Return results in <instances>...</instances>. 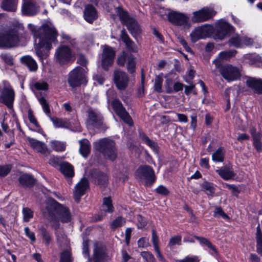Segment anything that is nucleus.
I'll return each instance as SVG.
<instances>
[{
  "instance_id": "4d7b16f0",
  "label": "nucleus",
  "mask_w": 262,
  "mask_h": 262,
  "mask_svg": "<svg viewBox=\"0 0 262 262\" xmlns=\"http://www.w3.org/2000/svg\"><path fill=\"white\" fill-rule=\"evenodd\" d=\"M182 237L180 235H177L174 236H172L170 238L168 246L172 248L176 245H180L181 242Z\"/></svg>"
},
{
  "instance_id": "e2e57ef3",
  "label": "nucleus",
  "mask_w": 262,
  "mask_h": 262,
  "mask_svg": "<svg viewBox=\"0 0 262 262\" xmlns=\"http://www.w3.org/2000/svg\"><path fill=\"white\" fill-rule=\"evenodd\" d=\"M138 245L140 248H146L149 246L148 238L145 237L140 238L138 241Z\"/></svg>"
},
{
  "instance_id": "052dcab7",
  "label": "nucleus",
  "mask_w": 262,
  "mask_h": 262,
  "mask_svg": "<svg viewBox=\"0 0 262 262\" xmlns=\"http://www.w3.org/2000/svg\"><path fill=\"white\" fill-rule=\"evenodd\" d=\"M1 57L7 64L9 65L13 64V58L10 54L6 53L2 54Z\"/></svg>"
},
{
  "instance_id": "6e6552de",
  "label": "nucleus",
  "mask_w": 262,
  "mask_h": 262,
  "mask_svg": "<svg viewBox=\"0 0 262 262\" xmlns=\"http://www.w3.org/2000/svg\"><path fill=\"white\" fill-rule=\"evenodd\" d=\"M136 176L140 180H145L146 184L152 185L156 180L154 169L148 165H141L136 171Z\"/></svg>"
},
{
  "instance_id": "39448f33",
  "label": "nucleus",
  "mask_w": 262,
  "mask_h": 262,
  "mask_svg": "<svg viewBox=\"0 0 262 262\" xmlns=\"http://www.w3.org/2000/svg\"><path fill=\"white\" fill-rule=\"evenodd\" d=\"M56 61L60 65L66 64L75 60V54L67 46L61 45L56 50L55 53Z\"/></svg>"
},
{
  "instance_id": "72a5a7b5",
  "label": "nucleus",
  "mask_w": 262,
  "mask_h": 262,
  "mask_svg": "<svg viewBox=\"0 0 262 262\" xmlns=\"http://www.w3.org/2000/svg\"><path fill=\"white\" fill-rule=\"evenodd\" d=\"M224 159V151L223 147L219 148L212 155V159L215 162H222Z\"/></svg>"
},
{
  "instance_id": "423d86ee",
  "label": "nucleus",
  "mask_w": 262,
  "mask_h": 262,
  "mask_svg": "<svg viewBox=\"0 0 262 262\" xmlns=\"http://www.w3.org/2000/svg\"><path fill=\"white\" fill-rule=\"evenodd\" d=\"M19 41L18 32L15 29L5 32L0 38V47L10 48L17 45Z\"/></svg>"
},
{
  "instance_id": "393cba45",
  "label": "nucleus",
  "mask_w": 262,
  "mask_h": 262,
  "mask_svg": "<svg viewBox=\"0 0 262 262\" xmlns=\"http://www.w3.org/2000/svg\"><path fill=\"white\" fill-rule=\"evenodd\" d=\"M20 61L28 68L30 72H36L38 69L36 61L30 55L21 57Z\"/></svg>"
},
{
  "instance_id": "49530a36",
  "label": "nucleus",
  "mask_w": 262,
  "mask_h": 262,
  "mask_svg": "<svg viewBox=\"0 0 262 262\" xmlns=\"http://www.w3.org/2000/svg\"><path fill=\"white\" fill-rule=\"evenodd\" d=\"M23 220L25 222H28L33 217V212L29 208L26 207L23 209Z\"/></svg>"
},
{
  "instance_id": "bb28decb",
  "label": "nucleus",
  "mask_w": 262,
  "mask_h": 262,
  "mask_svg": "<svg viewBox=\"0 0 262 262\" xmlns=\"http://www.w3.org/2000/svg\"><path fill=\"white\" fill-rule=\"evenodd\" d=\"M60 170L66 177L71 178L74 176V167L70 163L62 162L59 165Z\"/></svg>"
},
{
  "instance_id": "20e7f679",
  "label": "nucleus",
  "mask_w": 262,
  "mask_h": 262,
  "mask_svg": "<svg viewBox=\"0 0 262 262\" xmlns=\"http://www.w3.org/2000/svg\"><path fill=\"white\" fill-rule=\"evenodd\" d=\"M94 148L102 154L104 158L111 161L117 156V149L115 142L108 138H105L94 143Z\"/></svg>"
},
{
  "instance_id": "ddd939ff",
  "label": "nucleus",
  "mask_w": 262,
  "mask_h": 262,
  "mask_svg": "<svg viewBox=\"0 0 262 262\" xmlns=\"http://www.w3.org/2000/svg\"><path fill=\"white\" fill-rule=\"evenodd\" d=\"M15 93L10 85L5 86L2 90L0 96V101L8 107L12 106L14 100Z\"/></svg>"
},
{
  "instance_id": "864d4df0",
  "label": "nucleus",
  "mask_w": 262,
  "mask_h": 262,
  "mask_svg": "<svg viewBox=\"0 0 262 262\" xmlns=\"http://www.w3.org/2000/svg\"><path fill=\"white\" fill-rule=\"evenodd\" d=\"M141 256L142 257L144 262H152L155 260L154 256L149 252L143 251L141 252Z\"/></svg>"
},
{
  "instance_id": "c756f323",
  "label": "nucleus",
  "mask_w": 262,
  "mask_h": 262,
  "mask_svg": "<svg viewBox=\"0 0 262 262\" xmlns=\"http://www.w3.org/2000/svg\"><path fill=\"white\" fill-rule=\"evenodd\" d=\"M19 182L24 187H31L35 183V180L30 174H23L19 177Z\"/></svg>"
},
{
  "instance_id": "ea45409f",
  "label": "nucleus",
  "mask_w": 262,
  "mask_h": 262,
  "mask_svg": "<svg viewBox=\"0 0 262 262\" xmlns=\"http://www.w3.org/2000/svg\"><path fill=\"white\" fill-rule=\"evenodd\" d=\"M191 20L193 23H201L206 21L205 17H204L201 10L193 13Z\"/></svg>"
},
{
  "instance_id": "a211bd4d",
  "label": "nucleus",
  "mask_w": 262,
  "mask_h": 262,
  "mask_svg": "<svg viewBox=\"0 0 262 262\" xmlns=\"http://www.w3.org/2000/svg\"><path fill=\"white\" fill-rule=\"evenodd\" d=\"M88 114L89 124L97 128H100L102 125V117L101 114L92 109L88 110Z\"/></svg>"
},
{
  "instance_id": "338daca9",
  "label": "nucleus",
  "mask_w": 262,
  "mask_h": 262,
  "mask_svg": "<svg viewBox=\"0 0 262 262\" xmlns=\"http://www.w3.org/2000/svg\"><path fill=\"white\" fill-rule=\"evenodd\" d=\"M137 226L139 228H142L146 225V220L141 215L137 216Z\"/></svg>"
},
{
  "instance_id": "f704fd0d",
  "label": "nucleus",
  "mask_w": 262,
  "mask_h": 262,
  "mask_svg": "<svg viewBox=\"0 0 262 262\" xmlns=\"http://www.w3.org/2000/svg\"><path fill=\"white\" fill-rule=\"evenodd\" d=\"M191 39L194 42L201 38H204L205 35L202 33L200 27L195 28L190 34Z\"/></svg>"
},
{
  "instance_id": "3c124183",
  "label": "nucleus",
  "mask_w": 262,
  "mask_h": 262,
  "mask_svg": "<svg viewBox=\"0 0 262 262\" xmlns=\"http://www.w3.org/2000/svg\"><path fill=\"white\" fill-rule=\"evenodd\" d=\"M71 254L69 250H66L61 253L60 262H72Z\"/></svg>"
},
{
  "instance_id": "a18cd8bd",
  "label": "nucleus",
  "mask_w": 262,
  "mask_h": 262,
  "mask_svg": "<svg viewBox=\"0 0 262 262\" xmlns=\"http://www.w3.org/2000/svg\"><path fill=\"white\" fill-rule=\"evenodd\" d=\"M12 165L10 164L0 165V177H5L7 176L12 169Z\"/></svg>"
},
{
  "instance_id": "58836bf2",
  "label": "nucleus",
  "mask_w": 262,
  "mask_h": 262,
  "mask_svg": "<svg viewBox=\"0 0 262 262\" xmlns=\"http://www.w3.org/2000/svg\"><path fill=\"white\" fill-rule=\"evenodd\" d=\"M201 10L204 17H205L206 21L212 18L216 14L215 11L213 9L208 7L203 8Z\"/></svg>"
},
{
  "instance_id": "6ab92c4d",
  "label": "nucleus",
  "mask_w": 262,
  "mask_h": 262,
  "mask_svg": "<svg viewBox=\"0 0 262 262\" xmlns=\"http://www.w3.org/2000/svg\"><path fill=\"white\" fill-rule=\"evenodd\" d=\"M120 38L122 41L125 43L126 48L129 51L134 53H136L138 52V47L130 39L124 29H122L121 31Z\"/></svg>"
},
{
  "instance_id": "f3484780",
  "label": "nucleus",
  "mask_w": 262,
  "mask_h": 262,
  "mask_svg": "<svg viewBox=\"0 0 262 262\" xmlns=\"http://www.w3.org/2000/svg\"><path fill=\"white\" fill-rule=\"evenodd\" d=\"M89 187V182L85 178H82L75 186L74 191V199L79 202L80 198L84 195Z\"/></svg>"
},
{
  "instance_id": "603ef678",
  "label": "nucleus",
  "mask_w": 262,
  "mask_h": 262,
  "mask_svg": "<svg viewBox=\"0 0 262 262\" xmlns=\"http://www.w3.org/2000/svg\"><path fill=\"white\" fill-rule=\"evenodd\" d=\"M236 52V51L234 50L223 51L221 52L219 55L220 58L226 59L234 56Z\"/></svg>"
},
{
  "instance_id": "7c9ffc66",
  "label": "nucleus",
  "mask_w": 262,
  "mask_h": 262,
  "mask_svg": "<svg viewBox=\"0 0 262 262\" xmlns=\"http://www.w3.org/2000/svg\"><path fill=\"white\" fill-rule=\"evenodd\" d=\"M114 207L110 197H105L103 199L101 206V211L105 213H112L114 211Z\"/></svg>"
},
{
  "instance_id": "aec40b11",
  "label": "nucleus",
  "mask_w": 262,
  "mask_h": 262,
  "mask_svg": "<svg viewBox=\"0 0 262 262\" xmlns=\"http://www.w3.org/2000/svg\"><path fill=\"white\" fill-rule=\"evenodd\" d=\"M83 16L87 22L92 24L98 18V13L97 10L93 6L88 5L85 7Z\"/></svg>"
},
{
  "instance_id": "a19ab883",
  "label": "nucleus",
  "mask_w": 262,
  "mask_h": 262,
  "mask_svg": "<svg viewBox=\"0 0 262 262\" xmlns=\"http://www.w3.org/2000/svg\"><path fill=\"white\" fill-rule=\"evenodd\" d=\"M39 231L41 233V236L45 241L46 246H49L51 242V236L48 232L47 230L44 227H40Z\"/></svg>"
},
{
  "instance_id": "79ce46f5",
  "label": "nucleus",
  "mask_w": 262,
  "mask_h": 262,
  "mask_svg": "<svg viewBox=\"0 0 262 262\" xmlns=\"http://www.w3.org/2000/svg\"><path fill=\"white\" fill-rule=\"evenodd\" d=\"M247 85L254 93L262 94V83H247Z\"/></svg>"
},
{
  "instance_id": "e433bc0d",
  "label": "nucleus",
  "mask_w": 262,
  "mask_h": 262,
  "mask_svg": "<svg viewBox=\"0 0 262 262\" xmlns=\"http://www.w3.org/2000/svg\"><path fill=\"white\" fill-rule=\"evenodd\" d=\"M127 69L129 73L133 74L136 69V63L135 58L132 54H129L127 61Z\"/></svg>"
},
{
  "instance_id": "c03bdc74",
  "label": "nucleus",
  "mask_w": 262,
  "mask_h": 262,
  "mask_svg": "<svg viewBox=\"0 0 262 262\" xmlns=\"http://www.w3.org/2000/svg\"><path fill=\"white\" fill-rule=\"evenodd\" d=\"M52 148L57 151H62L65 150V145L60 142L53 141L51 142Z\"/></svg>"
},
{
  "instance_id": "f03ea898",
  "label": "nucleus",
  "mask_w": 262,
  "mask_h": 262,
  "mask_svg": "<svg viewBox=\"0 0 262 262\" xmlns=\"http://www.w3.org/2000/svg\"><path fill=\"white\" fill-rule=\"evenodd\" d=\"M30 86L35 93L39 103L42 106L44 113L50 118L55 128H65L73 132H81L79 122L76 118L72 121L67 119L52 117L50 115V109L46 99L39 94V91H46L48 89L47 83H31Z\"/></svg>"
},
{
  "instance_id": "4c0bfd02",
  "label": "nucleus",
  "mask_w": 262,
  "mask_h": 262,
  "mask_svg": "<svg viewBox=\"0 0 262 262\" xmlns=\"http://www.w3.org/2000/svg\"><path fill=\"white\" fill-rule=\"evenodd\" d=\"M125 223V219L121 216H119L112 222L111 227L113 230H115L117 228L124 225Z\"/></svg>"
},
{
  "instance_id": "6e6d98bb",
  "label": "nucleus",
  "mask_w": 262,
  "mask_h": 262,
  "mask_svg": "<svg viewBox=\"0 0 262 262\" xmlns=\"http://www.w3.org/2000/svg\"><path fill=\"white\" fill-rule=\"evenodd\" d=\"M129 54L123 52L117 58V63L120 66H124L126 61H127L128 57Z\"/></svg>"
},
{
  "instance_id": "5fc2aeb1",
  "label": "nucleus",
  "mask_w": 262,
  "mask_h": 262,
  "mask_svg": "<svg viewBox=\"0 0 262 262\" xmlns=\"http://www.w3.org/2000/svg\"><path fill=\"white\" fill-rule=\"evenodd\" d=\"M213 216L215 217H221L224 219H228V216L224 212L223 209L220 207H216L213 212Z\"/></svg>"
},
{
  "instance_id": "cd10ccee",
  "label": "nucleus",
  "mask_w": 262,
  "mask_h": 262,
  "mask_svg": "<svg viewBox=\"0 0 262 262\" xmlns=\"http://www.w3.org/2000/svg\"><path fill=\"white\" fill-rule=\"evenodd\" d=\"M18 0H3L1 4V8L6 11L15 12Z\"/></svg>"
},
{
  "instance_id": "1a4fd4ad",
  "label": "nucleus",
  "mask_w": 262,
  "mask_h": 262,
  "mask_svg": "<svg viewBox=\"0 0 262 262\" xmlns=\"http://www.w3.org/2000/svg\"><path fill=\"white\" fill-rule=\"evenodd\" d=\"M220 73L228 81L238 80L241 76L239 69L231 64H226L221 67Z\"/></svg>"
},
{
  "instance_id": "0e129e2a",
  "label": "nucleus",
  "mask_w": 262,
  "mask_h": 262,
  "mask_svg": "<svg viewBox=\"0 0 262 262\" xmlns=\"http://www.w3.org/2000/svg\"><path fill=\"white\" fill-rule=\"evenodd\" d=\"M24 231L26 236L31 240V241L33 243L35 242L36 238L34 233L31 231L28 227L25 228Z\"/></svg>"
},
{
  "instance_id": "473e14b6",
  "label": "nucleus",
  "mask_w": 262,
  "mask_h": 262,
  "mask_svg": "<svg viewBox=\"0 0 262 262\" xmlns=\"http://www.w3.org/2000/svg\"><path fill=\"white\" fill-rule=\"evenodd\" d=\"M256 229V251L262 255V232L259 225H258Z\"/></svg>"
},
{
  "instance_id": "37998d69",
  "label": "nucleus",
  "mask_w": 262,
  "mask_h": 262,
  "mask_svg": "<svg viewBox=\"0 0 262 262\" xmlns=\"http://www.w3.org/2000/svg\"><path fill=\"white\" fill-rule=\"evenodd\" d=\"M118 15L121 21L125 25H126L130 20L133 19V18L129 17L127 13L123 10H119Z\"/></svg>"
},
{
  "instance_id": "bf43d9fd",
  "label": "nucleus",
  "mask_w": 262,
  "mask_h": 262,
  "mask_svg": "<svg viewBox=\"0 0 262 262\" xmlns=\"http://www.w3.org/2000/svg\"><path fill=\"white\" fill-rule=\"evenodd\" d=\"M150 148L156 153L158 154L159 151V146L156 142L150 139L145 143Z\"/></svg>"
},
{
  "instance_id": "4468645a",
  "label": "nucleus",
  "mask_w": 262,
  "mask_h": 262,
  "mask_svg": "<svg viewBox=\"0 0 262 262\" xmlns=\"http://www.w3.org/2000/svg\"><path fill=\"white\" fill-rule=\"evenodd\" d=\"M86 73L84 69L77 67L69 74L68 82H86Z\"/></svg>"
},
{
  "instance_id": "774afa93",
  "label": "nucleus",
  "mask_w": 262,
  "mask_h": 262,
  "mask_svg": "<svg viewBox=\"0 0 262 262\" xmlns=\"http://www.w3.org/2000/svg\"><path fill=\"white\" fill-rule=\"evenodd\" d=\"M152 242L154 249L159 248V239L155 230H152Z\"/></svg>"
},
{
  "instance_id": "09e8293b",
  "label": "nucleus",
  "mask_w": 262,
  "mask_h": 262,
  "mask_svg": "<svg viewBox=\"0 0 262 262\" xmlns=\"http://www.w3.org/2000/svg\"><path fill=\"white\" fill-rule=\"evenodd\" d=\"M202 33L205 35V38L207 37L210 35L212 33L213 27L211 25L206 24L200 27Z\"/></svg>"
},
{
  "instance_id": "0eeeda50",
  "label": "nucleus",
  "mask_w": 262,
  "mask_h": 262,
  "mask_svg": "<svg viewBox=\"0 0 262 262\" xmlns=\"http://www.w3.org/2000/svg\"><path fill=\"white\" fill-rule=\"evenodd\" d=\"M166 14L168 20L173 25L188 28L189 17L187 14L175 11H168Z\"/></svg>"
},
{
  "instance_id": "5701e85b",
  "label": "nucleus",
  "mask_w": 262,
  "mask_h": 262,
  "mask_svg": "<svg viewBox=\"0 0 262 262\" xmlns=\"http://www.w3.org/2000/svg\"><path fill=\"white\" fill-rule=\"evenodd\" d=\"M250 133L253 139V145L258 152L262 150V143L261 142V134L257 132L256 128L252 127L250 129Z\"/></svg>"
},
{
  "instance_id": "de8ad7c7",
  "label": "nucleus",
  "mask_w": 262,
  "mask_h": 262,
  "mask_svg": "<svg viewBox=\"0 0 262 262\" xmlns=\"http://www.w3.org/2000/svg\"><path fill=\"white\" fill-rule=\"evenodd\" d=\"M202 188L207 191V194H212L214 193V187L213 183H209L208 182H205L202 184Z\"/></svg>"
},
{
  "instance_id": "c9c22d12",
  "label": "nucleus",
  "mask_w": 262,
  "mask_h": 262,
  "mask_svg": "<svg viewBox=\"0 0 262 262\" xmlns=\"http://www.w3.org/2000/svg\"><path fill=\"white\" fill-rule=\"evenodd\" d=\"M228 43L230 46L240 48L242 46V37H239L238 35L233 36L229 39Z\"/></svg>"
},
{
  "instance_id": "69168bd1",
  "label": "nucleus",
  "mask_w": 262,
  "mask_h": 262,
  "mask_svg": "<svg viewBox=\"0 0 262 262\" xmlns=\"http://www.w3.org/2000/svg\"><path fill=\"white\" fill-rule=\"evenodd\" d=\"M156 192L160 194L167 195L169 193L167 188L163 185H160L156 189Z\"/></svg>"
},
{
  "instance_id": "4be33fe9",
  "label": "nucleus",
  "mask_w": 262,
  "mask_h": 262,
  "mask_svg": "<svg viewBox=\"0 0 262 262\" xmlns=\"http://www.w3.org/2000/svg\"><path fill=\"white\" fill-rule=\"evenodd\" d=\"M27 140L31 147L37 152L43 155L48 152L47 146L43 142L30 137Z\"/></svg>"
},
{
  "instance_id": "9d476101",
  "label": "nucleus",
  "mask_w": 262,
  "mask_h": 262,
  "mask_svg": "<svg viewBox=\"0 0 262 262\" xmlns=\"http://www.w3.org/2000/svg\"><path fill=\"white\" fill-rule=\"evenodd\" d=\"M112 105L114 112L123 121L132 126L133 125V122L129 114L126 112L125 108L123 107L122 104L118 99H115L112 103Z\"/></svg>"
},
{
  "instance_id": "8fccbe9b",
  "label": "nucleus",
  "mask_w": 262,
  "mask_h": 262,
  "mask_svg": "<svg viewBox=\"0 0 262 262\" xmlns=\"http://www.w3.org/2000/svg\"><path fill=\"white\" fill-rule=\"evenodd\" d=\"M245 60H248L249 64H253L259 61L261 57L255 54H247L244 56Z\"/></svg>"
},
{
  "instance_id": "412c9836",
  "label": "nucleus",
  "mask_w": 262,
  "mask_h": 262,
  "mask_svg": "<svg viewBox=\"0 0 262 262\" xmlns=\"http://www.w3.org/2000/svg\"><path fill=\"white\" fill-rule=\"evenodd\" d=\"M194 238L197 239L201 246L204 248H208L209 249V253L213 256H217L219 254V252L216 247L213 245L210 241L206 238L194 236Z\"/></svg>"
},
{
  "instance_id": "7ed1b4c3",
  "label": "nucleus",
  "mask_w": 262,
  "mask_h": 262,
  "mask_svg": "<svg viewBox=\"0 0 262 262\" xmlns=\"http://www.w3.org/2000/svg\"><path fill=\"white\" fill-rule=\"evenodd\" d=\"M46 209L51 221H55L56 228H58V221L62 223H69L71 220V215L69 209L59 204L57 201L52 200L47 204Z\"/></svg>"
},
{
  "instance_id": "680f3d73",
  "label": "nucleus",
  "mask_w": 262,
  "mask_h": 262,
  "mask_svg": "<svg viewBox=\"0 0 262 262\" xmlns=\"http://www.w3.org/2000/svg\"><path fill=\"white\" fill-rule=\"evenodd\" d=\"M82 253L85 257H90L89 241L84 240L82 243Z\"/></svg>"
},
{
  "instance_id": "2eb2a0df",
  "label": "nucleus",
  "mask_w": 262,
  "mask_h": 262,
  "mask_svg": "<svg viewBox=\"0 0 262 262\" xmlns=\"http://www.w3.org/2000/svg\"><path fill=\"white\" fill-rule=\"evenodd\" d=\"M93 256L95 262H105L107 257L105 247L100 243L96 242L94 245Z\"/></svg>"
},
{
  "instance_id": "f8f14e48",
  "label": "nucleus",
  "mask_w": 262,
  "mask_h": 262,
  "mask_svg": "<svg viewBox=\"0 0 262 262\" xmlns=\"http://www.w3.org/2000/svg\"><path fill=\"white\" fill-rule=\"evenodd\" d=\"M115 52L112 48L105 46L102 51L101 65L103 69L107 70L114 62Z\"/></svg>"
},
{
  "instance_id": "a878e982",
  "label": "nucleus",
  "mask_w": 262,
  "mask_h": 262,
  "mask_svg": "<svg viewBox=\"0 0 262 262\" xmlns=\"http://www.w3.org/2000/svg\"><path fill=\"white\" fill-rule=\"evenodd\" d=\"M80 145V154L84 158H86L91 151V144L86 139H83L79 141Z\"/></svg>"
},
{
  "instance_id": "13d9d810",
  "label": "nucleus",
  "mask_w": 262,
  "mask_h": 262,
  "mask_svg": "<svg viewBox=\"0 0 262 262\" xmlns=\"http://www.w3.org/2000/svg\"><path fill=\"white\" fill-rule=\"evenodd\" d=\"M177 262H200V259L197 256H187L182 259L176 260Z\"/></svg>"
},
{
  "instance_id": "2f4dec72",
  "label": "nucleus",
  "mask_w": 262,
  "mask_h": 262,
  "mask_svg": "<svg viewBox=\"0 0 262 262\" xmlns=\"http://www.w3.org/2000/svg\"><path fill=\"white\" fill-rule=\"evenodd\" d=\"M114 82H127L128 76L125 72L119 70L115 69L114 72Z\"/></svg>"
},
{
  "instance_id": "b1692460",
  "label": "nucleus",
  "mask_w": 262,
  "mask_h": 262,
  "mask_svg": "<svg viewBox=\"0 0 262 262\" xmlns=\"http://www.w3.org/2000/svg\"><path fill=\"white\" fill-rule=\"evenodd\" d=\"M126 26L130 33L135 38H137L141 33L140 26L135 19L133 18L132 20H130L126 25Z\"/></svg>"
},
{
  "instance_id": "dca6fc26",
  "label": "nucleus",
  "mask_w": 262,
  "mask_h": 262,
  "mask_svg": "<svg viewBox=\"0 0 262 262\" xmlns=\"http://www.w3.org/2000/svg\"><path fill=\"white\" fill-rule=\"evenodd\" d=\"M21 12L24 15L33 16L39 12V9L34 0H23Z\"/></svg>"
},
{
  "instance_id": "f257e3e1",
  "label": "nucleus",
  "mask_w": 262,
  "mask_h": 262,
  "mask_svg": "<svg viewBox=\"0 0 262 262\" xmlns=\"http://www.w3.org/2000/svg\"><path fill=\"white\" fill-rule=\"evenodd\" d=\"M31 31L35 40L34 50L40 61L43 64V59L49 55L52 43L57 42V31L52 24H45L38 29H33Z\"/></svg>"
},
{
  "instance_id": "9b49d317",
  "label": "nucleus",
  "mask_w": 262,
  "mask_h": 262,
  "mask_svg": "<svg viewBox=\"0 0 262 262\" xmlns=\"http://www.w3.org/2000/svg\"><path fill=\"white\" fill-rule=\"evenodd\" d=\"M234 31V28L229 24L223 20L219 21L215 26V37L223 39L227 35Z\"/></svg>"
},
{
  "instance_id": "c85d7f7f",
  "label": "nucleus",
  "mask_w": 262,
  "mask_h": 262,
  "mask_svg": "<svg viewBox=\"0 0 262 262\" xmlns=\"http://www.w3.org/2000/svg\"><path fill=\"white\" fill-rule=\"evenodd\" d=\"M220 176L225 180H228L234 177L232 168L230 167H223L216 170Z\"/></svg>"
}]
</instances>
